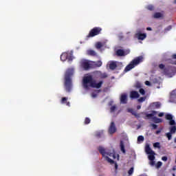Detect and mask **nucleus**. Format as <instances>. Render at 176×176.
Wrapping results in <instances>:
<instances>
[{
    "instance_id": "1",
    "label": "nucleus",
    "mask_w": 176,
    "mask_h": 176,
    "mask_svg": "<svg viewBox=\"0 0 176 176\" xmlns=\"http://www.w3.org/2000/svg\"><path fill=\"white\" fill-rule=\"evenodd\" d=\"M103 83L102 81H100L97 83L96 80L93 79V76L91 75L85 76L82 78V87L85 90H89L90 87L93 89H100Z\"/></svg>"
},
{
    "instance_id": "2",
    "label": "nucleus",
    "mask_w": 176,
    "mask_h": 176,
    "mask_svg": "<svg viewBox=\"0 0 176 176\" xmlns=\"http://www.w3.org/2000/svg\"><path fill=\"white\" fill-rule=\"evenodd\" d=\"M165 118L166 120H169V125L171 126L169 128L170 132L166 133V136L168 141H170L171 138H173V134H175L176 133V122L175 120L173 119V115L171 114H166Z\"/></svg>"
},
{
    "instance_id": "3",
    "label": "nucleus",
    "mask_w": 176,
    "mask_h": 176,
    "mask_svg": "<svg viewBox=\"0 0 176 176\" xmlns=\"http://www.w3.org/2000/svg\"><path fill=\"white\" fill-rule=\"evenodd\" d=\"M74 75V69H68L65 74V89L69 93L72 89V81L71 77Z\"/></svg>"
},
{
    "instance_id": "4",
    "label": "nucleus",
    "mask_w": 176,
    "mask_h": 176,
    "mask_svg": "<svg viewBox=\"0 0 176 176\" xmlns=\"http://www.w3.org/2000/svg\"><path fill=\"white\" fill-rule=\"evenodd\" d=\"M144 61V56H140L136 58H135L131 63L126 65V67L124 69L125 72H129V71H131L133 68H135L139 64H141Z\"/></svg>"
},
{
    "instance_id": "5",
    "label": "nucleus",
    "mask_w": 176,
    "mask_h": 176,
    "mask_svg": "<svg viewBox=\"0 0 176 176\" xmlns=\"http://www.w3.org/2000/svg\"><path fill=\"white\" fill-rule=\"evenodd\" d=\"M157 113V111H152V113H145V117L144 119L145 120H148V119H152L153 122H154V123H162V122H163V120L162 118H159L157 117H155V115H156Z\"/></svg>"
},
{
    "instance_id": "6",
    "label": "nucleus",
    "mask_w": 176,
    "mask_h": 176,
    "mask_svg": "<svg viewBox=\"0 0 176 176\" xmlns=\"http://www.w3.org/2000/svg\"><path fill=\"white\" fill-rule=\"evenodd\" d=\"M101 31H102V28L100 27H95L92 28L89 31L88 35L87 36V39H89V38H94V36H97V35H100V34H101Z\"/></svg>"
},
{
    "instance_id": "7",
    "label": "nucleus",
    "mask_w": 176,
    "mask_h": 176,
    "mask_svg": "<svg viewBox=\"0 0 176 176\" xmlns=\"http://www.w3.org/2000/svg\"><path fill=\"white\" fill-rule=\"evenodd\" d=\"M145 152L148 155V160H155V151H153L152 148H151V146H149V144H147L145 147Z\"/></svg>"
},
{
    "instance_id": "8",
    "label": "nucleus",
    "mask_w": 176,
    "mask_h": 176,
    "mask_svg": "<svg viewBox=\"0 0 176 176\" xmlns=\"http://www.w3.org/2000/svg\"><path fill=\"white\" fill-rule=\"evenodd\" d=\"M130 54V50H117L116 52V56L118 57H123L124 56H127V54Z\"/></svg>"
},
{
    "instance_id": "9",
    "label": "nucleus",
    "mask_w": 176,
    "mask_h": 176,
    "mask_svg": "<svg viewBox=\"0 0 176 176\" xmlns=\"http://www.w3.org/2000/svg\"><path fill=\"white\" fill-rule=\"evenodd\" d=\"M98 151L100 152V153L103 156V157H105V155H108L109 156H113V157L115 159V154L107 153L105 151V148H104V147L100 146L98 147Z\"/></svg>"
},
{
    "instance_id": "10",
    "label": "nucleus",
    "mask_w": 176,
    "mask_h": 176,
    "mask_svg": "<svg viewBox=\"0 0 176 176\" xmlns=\"http://www.w3.org/2000/svg\"><path fill=\"white\" fill-rule=\"evenodd\" d=\"M81 67L85 69V71H87V69H90L91 68V62L89 63V61L85 60L81 61Z\"/></svg>"
},
{
    "instance_id": "11",
    "label": "nucleus",
    "mask_w": 176,
    "mask_h": 176,
    "mask_svg": "<svg viewBox=\"0 0 176 176\" xmlns=\"http://www.w3.org/2000/svg\"><path fill=\"white\" fill-rule=\"evenodd\" d=\"M135 36L138 38L139 41H144V39L146 38V34L141 33V31H138L137 33H135Z\"/></svg>"
},
{
    "instance_id": "12",
    "label": "nucleus",
    "mask_w": 176,
    "mask_h": 176,
    "mask_svg": "<svg viewBox=\"0 0 176 176\" xmlns=\"http://www.w3.org/2000/svg\"><path fill=\"white\" fill-rule=\"evenodd\" d=\"M100 67H102V61H91V68H100Z\"/></svg>"
},
{
    "instance_id": "13",
    "label": "nucleus",
    "mask_w": 176,
    "mask_h": 176,
    "mask_svg": "<svg viewBox=\"0 0 176 176\" xmlns=\"http://www.w3.org/2000/svg\"><path fill=\"white\" fill-rule=\"evenodd\" d=\"M109 134H115L116 133V125L114 122H111V124L109 127Z\"/></svg>"
},
{
    "instance_id": "14",
    "label": "nucleus",
    "mask_w": 176,
    "mask_h": 176,
    "mask_svg": "<svg viewBox=\"0 0 176 176\" xmlns=\"http://www.w3.org/2000/svg\"><path fill=\"white\" fill-rule=\"evenodd\" d=\"M169 102L176 104V89L171 91Z\"/></svg>"
},
{
    "instance_id": "15",
    "label": "nucleus",
    "mask_w": 176,
    "mask_h": 176,
    "mask_svg": "<svg viewBox=\"0 0 176 176\" xmlns=\"http://www.w3.org/2000/svg\"><path fill=\"white\" fill-rule=\"evenodd\" d=\"M127 111L129 112V113H131L136 119H140L141 118V113H137V111H134L133 109H127Z\"/></svg>"
},
{
    "instance_id": "16",
    "label": "nucleus",
    "mask_w": 176,
    "mask_h": 176,
    "mask_svg": "<svg viewBox=\"0 0 176 176\" xmlns=\"http://www.w3.org/2000/svg\"><path fill=\"white\" fill-rule=\"evenodd\" d=\"M150 107L152 109H159L162 107V104H160V102H155L151 103Z\"/></svg>"
},
{
    "instance_id": "17",
    "label": "nucleus",
    "mask_w": 176,
    "mask_h": 176,
    "mask_svg": "<svg viewBox=\"0 0 176 176\" xmlns=\"http://www.w3.org/2000/svg\"><path fill=\"white\" fill-rule=\"evenodd\" d=\"M109 67L112 71L116 69L118 67V62L113 60L110 61Z\"/></svg>"
},
{
    "instance_id": "18",
    "label": "nucleus",
    "mask_w": 176,
    "mask_h": 176,
    "mask_svg": "<svg viewBox=\"0 0 176 176\" xmlns=\"http://www.w3.org/2000/svg\"><path fill=\"white\" fill-rule=\"evenodd\" d=\"M130 98L132 100H134V98H140V94L137 91H132L130 93Z\"/></svg>"
},
{
    "instance_id": "19",
    "label": "nucleus",
    "mask_w": 176,
    "mask_h": 176,
    "mask_svg": "<svg viewBox=\"0 0 176 176\" xmlns=\"http://www.w3.org/2000/svg\"><path fill=\"white\" fill-rule=\"evenodd\" d=\"M121 104H127V94H123L120 96Z\"/></svg>"
},
{
    "instance_id": "20",
    "label": "nucleus",
    "mask_w": 176,
    "mask_h": 176,
    "mask_svg": "<svg viewBox=\"0 0 176 176\" xmlns=\"http://www.w3.org/2000/svg\"><path fill=\"white\" fill-rule=\"evenodd\" d=\"M159 68H160V69H162L164 72V74L165 75L168 74V69L166 68V66L164 64H160L159 65Z\"/></svg>"
},
{
    "instance_id": "21",
    "label": "nucleus",
    "mask_w": 176,
    "mask_h": 176,
    "mask_svg": "<svg viewBox=\"0 0 176 176\" xmlns=\"http://www.w3.org/2000/svg\"><path fill=\"white\" fill-rule=\"evenodd\" d=\"M87 54L88 56H91L92 57H96L97 56V52H96V51L93 50H88L87 51Z\"/></svg>"
},
{
    "instance_id": "22",
    "label": "nucleus",
    "mask_w": 176,
    "mask_h": 176,
    "mask_svg": "<svg viewBox=\"0 0 176 176\" xmlns=\"http://www.w3.org/2000/svg\"><path fill=\"white\" fill-rule=\"evenodd\" d=\"M68 100V98L63 97L62 98L60 102L61 104H66L67 107H71V103L69 102H67Z\"/></svg>"
},
{
    "instance_id": "23",
    "label": "nucleus",
    "mask_w": 176,
    "mask_h": 176,
    "mask_svg": "<svg viewBox=\"0 0 176 176\" xmlns=\"http://www.w3.org/2000/svg\"><path fill=\"white\" fill-rule=\"evenodd\" d=\"M95 137L96 138H102V137H104V132L103 131H96L95 133Z\"/></svg>"
},
{
    "instance_id": "24",
    "label": "nucleus",
    "mask_w": 176,
    "mask_h": 176,
    "mask_svg": "<svg viewBox=\"0 0 176 176\" xmlns=\"http://www.w3.org/2000/svg\"><path fill=\"white\" fill-rule=\"evenodd\" d=\"M68 57V53L64 52L60 55L61 61H66L67 58Z\"/></svg>"
},
{
    "instance_id": "25",
    "label": "nucleus",
    "mask_w": 176,
    "mask_h": 176,
    "mask_svg": "<svg viewBox=\"0 0 176 176\" xmlns=\"http://www.w3.org/2000/svg\"><path fill=\"white\" fill-rule=\"evenodd\" d=\"M163 14H162V12H155L154 14H153V18L154 19H162L163 18Z\"/></svg>"
},
{
    "instance_id": "26",
    "label": "nucleus",
    "mask_w": 176,
    "mask_h": 176,
    "mask_svg": "<svg viewBox=\"0 0 176 176\" xmlns=\"http://www.w3.org/2000/svg\"><path fill=\"white\" fill-rule=\"evenodd\" d=\"M120 151L122 152V153H126V149L124 148V143H123V141H121L120 143Z\"/></svg>"
},
{
    "instance_id": "27",
    "label": "nucleus",
    "mask_w": 176,
    "mask_h": 176,
    "mask_svg": "<svg viewBox=\"0 0 176 176\" xmlns=\"http://www.w3.org/2000/svg\"><path fill=\"white\" fill-rule=\"evenodd\" d=\"M99 78H100V79H106V78H108V74H107V73H102L100 72Z\"/></svg>"
},
{
    "instance_id": "28",
    "label": "nucleus",
    "mask_w": 176,
    "mask_h": 176,
    "mask_svg": "<svg viewBox=\"0 0 176 176\" xmlns=\"http://www.w3.org/2000/svg\"><path fill=\"white\" fill-rule=\"evenodd\" d=\"M104 160H107V162H108V163H110V164H114V163H115V161H113V160L109 158V157H108V156H105Z\"/></svg>"
},
{
    "instance_id": "29",
    "label": "nucleus",
    "mask_w": 176,
    "mask_h": 176,
    "mask_svg": "<svg viewBox=\"0 0 176 176\" xmlns=\"http://www.w3.org/2000/svg\"><path fill=\"white\" fill-rule=\"evenodd\" d=\"M144 138L142 135L138 137V142H144Z\"/></svg>"
},
{
    "instance_id": "30",
    "label": "nucleus",
    "mask_w": 176,
    "mask_h": 176,
    "mask_svg": "<svg viewBox=\"0 0 176 176\" xmlns=\"http://www.w3.org/2000/svg\"><path fill=\"white\" fill-rule=\"evenodd\" d=\"M96 49H101L102 47V43L100 42H98L96 44Z\"/></svg>"
},
{
    "instance_id": "31",
    "label": "nucleus",
    "mask_w": 176,
    "mask_h": 176,
    "mask_svg": "<svg viewBox=\"0 0 176 176\" xmlns=\"http://www.w3.org/2000/svg\"><path fill=\"white\" fill-rule=\"evenodd\" d=\"M67 60H68L69 61H72V54L67 53Z\"/></svg>"
},
{
    "instance_id": "32",
    "label": "nucleus",
    "mask_w": 176,
    "mask_h": 176,
    "mask_svg": "<svg viewBox=\"0 0 176 176\" xmlns=\"http://www.w3.org/2000/svg\"><path fill=\"white\" fill-rule=\"evenodd\" d=\"M133 173H134V168L131 167L129 171H128V174L129 175H132Z\"/></svg>"
},
{
    "instance_id": "33",
    "label": "nucleus",
    "mask_w": 176,
    "mask_h": 176,
    "mask_svg": "<svg viewBox=\"0 0 176 176\" xmlns=\"http://www.w3.org/2000/svg\"><path fill=\"white\" fill-rule=\"evenodd\" d=\"M90 122H91L90 118H85V122H84L85 124H89L90 123Z\"/></svg>"
},
{
    "instance_id": "34",
    "label": "nucleus",
    "mask_w": 176,
    "mask_h": 176,
    "mask_svg": "<svg viewBox=\"0 0 176 176\" xmlns=\"http://www.w3.org/2000/svg\"><path fill=\"white\" fill-rule=\"evenodd\" d=\"M146 9L148 10H153V9H155V7H153V6L152 5H149V6H147Z\"/></svg>"
},
{
    "instance_id": "35",
    "label": "nucleus",
    "mask_w": 176,
    "mask_h": 176,
    "mask_svg": "<svg viewBox=\"0 0 176 176\" xmlns=\"http://www.w3.org/2000/svg\"><path fill=\"white\" fill-rule=\"evenodd\" d=\"M146 100V97H141L140 98L138 99L139 102H144Z\"/></svg>"
},
{
    "instance_id": "36",
    "label": "nucleus",
    "mask_w": 176,
    "mask_h": 176,
    "mask_svg": "<svg viewBox=\"0 0 176 176\" xmlns=\"http://www.w3.org/2000/svg\"><path fill=\"white\" fill-rule=\"evenodd\" d=\"M153 147L154 148H160V143H159V142H155V143H154L153 144Z\"/></svg>"
},
{
    "instance_id": "37",
    "label": "nucleus",
    "mask_w": 176,
    "mask_h": 176,
    "mask_svg": "<svg viewBox=\"0 0 176 176\" xmlns=\"http://www.w3.org/2000/svg\"><path fill=\"white\" fill-rule=\"evenodd\" d=\"M162 164H163V163H162V162H157V164H156L157 168H160L162 167Z\"/></svg>"
},
{
    "instance_id": "38",
    "label": "nucleus",
    "mask_w": 176,
    "mask_h": 176,
    "mask_svg": "<svg viewBox=\"0 0 176 176\" xmlns=\"http://www.w3.org/2000/svg\"><path fill=\"white\" fill-rule=\"evenodd\" d=\"M173 28L172 25L168 26L166 28L164 29L165 32H167V31H170V30Z\"/></svg>"
},
{
    "instance_id": "39",
    "label": "nucleus",
    "mask_w": 176,
    "mask_h": 176,
    "mask_svg": "<svg viewBox=\"0 0 176 176\" xmlns=\"http://www.w3.org/2000/svg\"><path fill=\"white\" fill-rule=\"evenodd\" d=\"M140 94H142V96L145 95V90L142 88H141L140 90H139Z\"/></svg>"
},
{
    "instance_id": "40",
    "label": "nucleus",
    "mask_w": 176,
    "mask_h": 176,
    "mask_svg": "<svg viewBox=\"0 0 176 176\" xmlns=\"http://www.w3.org/2000/svg\"><path fill=\"white\" fill-rule=\"evenodd\" d=\"M116 110V106L115 105L112 106L110 109L111 112H115Z\"/></svg>"
},
{
    "instance_id": "41",
    "label": "nucleus",
    "mask_w": 176,
    "mask_h": 176,
    "mask_svg": "<svg viewBox=\"0 0 176 176\" xmlns=\"http://www.w3.org/2000/svg\"><path fill=\"white\" fill-rule=\"evenodd\" d=\"M151 126L153 130H156V129H157V125H156L155 124H151Z\"/></svg>"
},
{
    "instance_id": "42",
    "label": "nucleus",
    "mask_w": 176,
    "mask_h": 176,
    "mask_svg": "<svg viewBox=\"0 0 176 176\" xmlns=\"http://www.w3.org/2000/svg\"><path fill=\"white\" fill-rule=\"evenodd\" d=\"M167 157H166V156H164V157H162V160H163V162H167Z\"/></svg>"
},
{
    "instance_id": "43",
    "label": "nucleus",
    "mask_w": 176,
    "mask_h": 176,
    "mask_svg": "<svg viewBox=\"0 0 176 176\" xmlns=\"http://www.w3.org/2000/svg\"><path fill=\"white\" fill-rule=\"evenodd\" d=\"M158 116H159V118H163V116H164V113H160L158 114Z\"/></svg>"
},
{
    "instance_id": "44",
    "label": "nucleus",
    "mask_w": 176,
    "mask_h": 176,
    "mask_svg": "<svg viewBox=\"0 0 176 176\" xmlns=\"http://www.w3.org/2000/svg\"><path fill=\"white\" fill-rule=\"evenodd\" d=\"M150 161H151L150 164L151 166H155V161L154 160H150Z\"/></svg>"
},
{
    "instance_id": "45",
    "label": "nucleus",
    "mask_w": 176,
    "mask_h": 176,
    "mask_svg": "<svg viewBox=\"0 0 176 176\" xmlns=\"http://www.w3.org/2000/svg\"><path fill=\"white\" fill-rule=\"evenodd\" d=\"M145 85H146V86H151V82L149 81H146Z\"/></svg>"
},
{
    "instance_id": "46",
    "label": "nucleus",
    "mask_w": 176,
    "mask_h": 176,
    "mask_svg": "<svg viewBox=\"0 0 176 176\" xmlns=\"http://www.w3.org/2000/svg\"><path fill=\"white\" fill-rule=\"evenodd\" d=\"M91 97H92L93 98H96V97H97V94H92Z\"/></svg>"
},
{
    "instance_id": "47",
    "label": "nucleus",
    "mask_w": 176,
    "mask_h": 176,
    "mask_svg": "<svg viewBox=\"0 0 176 176\" xmlns=\"http://www.w3.org/2000/svg\"><path fill=\"white\" fill-rule=\"evenodd\" d=\"M160 133H162V131L161 130H158V131H156L155 132V134H160Z\"/></svg>"
},
{
    "instance_id": "48",
    "label": "nucleus",
    "mask_w": 176,
    "mask_h": 176,
    "mask_svg": "<svg viewBox=\"0 0 176 176\" xmlns=\"http://www.w3.org/2000/svg\"><path fill=\"white\" fill-rule=\"evenodd\" d=\"M172 58H174V59H176V54H173V55L172 56Z\"/></svg>"
},
{
    "instance_id": "49",
    "label": "nucleus",
    "mask_w": 176,
    "mask_h": 176,
    "mask_svg": "<svg viewBox=\"0 0 176 176\" xmlns=\"http://www.w3.org/2000/svg\"><path fill=\"white\" fill-rule=\"evenodd\" d=\"M146 30H147V31H152V28H147Z\"/></svg>"
},
{
    "instance_id": "50",
    "label": "nucleus",
    "mask_w": 176,
    "mask_h": 176,
    "mask_svg": "<svg viewBox=\"0 0 176 176\" xmlns=\"http://www.w3.org/2000/svg\"><path fill=\"white\" fill-rule=\"evenodd\" d=\"M137 109H141V105H138L137 106Z\"/></svg>"
},
{
    "instance_id": "51",
    "label": "nucleus",
    "mask_w": 176,
    "mask_h": 176,
    "mask_svg": "<svg viewBox=\"0 0 176 176\" xmlns=\"http://www.w3.org/2000/svg\"><path fill=\"white\" fill-rule=\"evenodd\" d=\"M115 167H116V169L118 168V164H115Z\"/></svg>"
},
{
    "instance_id": "52",
    "label": "nucleus",
    "mask_w": 176,
    "mask_h": 176,
    "mask_svg": "<svg viewBox=\"0 0 176 176\" xmlns=\"http://www.w3.org/2000/svg\"><path fill=\"white\" fill-rule=\"evenodd\" d=\"M175 170H176V168H175V167H173V171H175Z\"/></svg>"
},
{
    "instance_id": "53",
    "label": "nucleus",
    "mask_w": 176,
    "mask_h": 176,
    "mask_svg": "<svg viewBox=\"0 0 176 176\" xmlns=\"http://www.w3.org/2000/svg\"><path fill=\"white\" fill-rule=\"evenodd\" d=\"M174 142H175V144H176V138L174 140Z\"/></svg>"
},
{
    "instance_id": "54",
    "label": "nucleus",
    "mask_w": 176,
    "mask_h": 176,
    "mask_svg": "<svg viewBox=\"0 0 176 176\" xmlns=\"http://www.w3.org/2000/svg\"><path fill=\"white\" fill-rule=\"evenodd\" d=\"M173 176H175V173H173Z\"/></svg>"
},
{
    "instance_id": "55",
    "label": "nucleus",
    "mask_w": 176,
    "mask_h": 176,
    "mask_svg": "<svg viewBox=\"0 0 176 176\" xmlns=\"http://www.w3.org/2000/svg\"><path fill=\"white\" fill-rule=\"evenodd\" d=\"M175 3H176V0L175 1Z\"/></svg>"
}]
</instances>
